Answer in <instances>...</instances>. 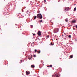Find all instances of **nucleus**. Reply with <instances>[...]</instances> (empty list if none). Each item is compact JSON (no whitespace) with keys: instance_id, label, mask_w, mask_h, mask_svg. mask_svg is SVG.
I'll list each match as a JSON object with an SVG mask.
<instances>
[{"instance_id":"1","label":"nucleus","mask_w":77,"mask_h":77,"mask_svg":"<svg viewBox=\"0 0 77 77\" xmlns=\"http://www.w3.org/2000/svg\"><path fill=\"white\" fill-rule=\"evenodd\" d=\"M37 18L39 19H42V16L40 14H39L37 15Z\"/></svg>"},{"instance_id":"2","label":"nucleus","mask_w":77,"mask_h":77,"mask_svg":"<svg viewBox=\"0 0 77 77\" xmlns=\"http://www.w3.org/2000/svg\"><path fill=\"white\" fill-rule=\"evenodd\" d=\"M54 33H57L59 32V29L57 28H55L54 29Z\"/></svg>"},{"instance_id":"3","label":"nucleus","mask_w":77,"mask_h":77,"mask_svg":"<svg viewBox=\"0 0 77 77\" xmlns=\"http://www.w3.org/2000/svg\"><path fill=\"white\" fill-rule=\"evenodd\" d=\"M69 10V8H65L64 9V11L65 12H66V11H68Z\"/></svg>"},{"instance_id":"4","label":"nucleus","mask_w":77,"mask_h":77,"mask_svg":"<svg viewBox=\"0 0 77 77\" xmlns=\"http://www.w3.org/2000/svg\"><path fill=\"white\" fill-rule=\"evenodd\" d=\"M38 36H41V32L40 31H38Z\"/></svg>"},{"instance_id":"5","label":"nucleus","mask_w":77,"mask_h":77,"mask_svg":"<svg viewBox=\"0 0 77 77\" xmlns=\"http://www.w3.org/2000/svg\"><path fill=\"white\" fill-rule=\"evenodd\" d=\"M76 22V20H72V23H75Z\"/></svg>"},{"instance_id":"6","label":"nucleus","mask_w":77,"mask_h":77,"mask_svg":"<svg viewBox=\"0 0 77 77\" xmlns=\"http://www.w3.org/2000/svg\"><path fill=\"white\" fill-rule=\"evenodd\" d=\"M55 76L56 77H59V74L57 73L55 75Z\"/></svg>"},{"instance_id":"7","label":"nucleus","mask_w":77,"mask_h":77,"mask_svg":"<svg viewBox=\"0 0 77 77\" xmlns=\"http://www.w3.org/2000/svg\"><path fill=\"white\" fill-rule=\"evenodd\" d=\"M31 68H35V66H34L33 65H31Z\"/></svg>"},{"instance_id":"8","label":"nucleus","mask_w":77,"mask_h":77,"mask_svg":"<svg viewBox=\"0 0 77 77\" xmlns=\"http://www.w3.org/2000/svg\"><path fill=\"white\" fill-rule=\"evenodd\" d=\"M26 75H28V74H30V72L27 71H26Z\"/></svg>"},{"instance_id":"9","label":"nucleus","mask_w":77,"mask_h":77,"mask_svg":"<svg viewBox=\"0 0 77 77\" xmlns=\"http://www.w3.org/2000/svg\"><path fill=\"white\" fill-rule=\"evenodd\" d=\"M70 58H72L73 57V55H71L70 56Z\"/></svg>"},{"instance_id":"10","label":"nucleus","mask_w":77,"mask_h":77,"mask_svg":"<svg viewBox=\"0 0 77 77\" xmlns=\"http://www.w3.org/2000/svg\"><path fill=\"white\" fill-rule=\"evenodd\" d=\"M50 45H54V44H52V42L51 43V44H50Z\"/></svg>"},{"instance_id":"11","label":"nucleus","mask_w":77,"mask_h":77,"mask_svg":"<svg viewBox=\"0 0 77 77\" xmlns=\"http://www.w3.org/2000/svg\"><path fill=\"white\" fill-rule=\"evenodd\" d=\"M36 16H35V17L34 18V20H35L36 18Z\"/></svg>"},{"instance_id":"12","label":"nucleus","mask_w":77,"mask_h":77,"mask_svg":"<svg viewBox=\"0 0 77 77\" xmlns=\"http://www.w3.org/2000/svg\"><path fill=\"white\" fill-rule=\"evenodd\" d=\"M76 11V7L74 8V11Z\"/></svg>"},{"instance_id":"13","label":"nucleus","mask_w":77,"mask_h":77,"mask_svg":"<svg viewBox=\"0 0 77 77\" xmlns=\"http://www.w3.org/2000/svg\"><path fill=\"white\" fill-rule=\"evenodd\" d=\"M37 52L39 54V53H41V51H37Z\"/></svg>"},{"instance_id":"14","label":"nucleus","mask_w":77,"mask_h":77,"mask_svg":"<svg viewBox=\"0 0 77 77\" xmlns=\"http://www.w3.org/2000/svg\"><path fill=\"white\" fill-rule=\"evenodd\" d=\"M65 21H66V22H68V20L67 19H66Z\"/></svg>"},{"instance_id":"15","label":"nucleus","mask_w":77,"mask_h":77,"mask_svg":"<svg viewBox=\"0 0 77 77\" xmlns=\"http://www.w3.org/2000/svg\"><path fill=\"white\" fill-rule=\"evenodd\" d=\"M39 22L40 23H41V22H42V20H40L39 21Z\"/></svg>"},{"instance_id":"16","label":"nucleus","mask_w":77,"mask_h":77,"mask_svg":"<svg viewBox=\"0 0 77 77\" xmlns=\"http://www.w3.org/2000/svg\"><path fill=\"white\" fill-rule=\"evenodd\" d=\"M52 66H52V65H51L50 66H49V67H50L51 68V67H52Z\"/></svg>"},{"instance_id":"17","label":"nucleus","mask_w":77,"mask_h":77,"mask_svg":"<svg viewBox=\"0 0 77 77\" xmlns=\"http://www.w3.org/2000/svg\"><path fill=\"white\" fill-rule=\"evenodd\" d=\"M37 51V50H36V49H35V53H36V52Z\"/></svg>"},{"instance_id":"18","label":"nucleus","mask_w":77,"mask_h":77,"mask_svg":"<svg viewBox=\"0 0 77 77\" xmlns=\"http://www.w3.org/2000/svg\"><path fill=\"white\" fill-rule=\"evenodd\" d=\"M19 31H20V30H21V28H19Z\"/></svg>"},{"instance_id":"19","label":"nucleus","mask_w":77,"mask_h":77,"mask_svg":"<svg viewBox=\"0 0 77 77\" xmlns=\"http://www.w3.org/2000/svg\"><path fill=\"white\" fill-rule=\"evenodd\" d=\"M71 35H69V38H71Z\"/></svg>"},{"instance_id":"20","label":"nucleus","mask_w":77,"mask_h":77,"mask_svg":"<svg viewBox=\"0 0 77 77\" xmlns=\"http://www.w3.org/2000/svg\"><path fill=\"white\" fill-rule=\"evenodd\" d=\"M32 35H33V36H35V34H33V33H32Z\"/></svg>"},{"instance_id":"21","label":"nucleus","mask_w":77,"mask_h":77,"mask_svg":"<svg viewBox=\"0 0 77 77\" xmlns=\"http://www.w3.org/2000/svg\"><path fill=\"white\" fill-rule=\"evenodd\" d=\"M36 55H34V57H36Z\"/></svg>"},{"instance_id":"22","label":"nucleus","mask_w":77,"mask_h":77,"mask_svg":"<svg viewBox=\"0 0 77 77\" xmlns=\"http://www.w3.org/2000/svg\"><path fill=\"white\" fill-rule=\"evenodd\" d=\"M44 2H45H45H46V0H44Z\"/></svg>"},{"instance_id":"23","label":"nucleus","mask_w":77,"mask_h":77,"mask_svg":"<svg viewBox=\"0 0 77 77\" xmlns=\"http://www.w3.org/2000/svg\"><path fill=\"white\" fill-rule=\"evenodd\" d=\"M75 27L76 28V29H77V25H75Z\"/></svg>"},{"instance_id":"24","label":"nucleus","mask_w":77,"mask_h":77,"mask_svg":"<svg viewBox=\"0 0 77 77\" xmlns=\"http://www.w3.org/2000/svg\"><path fill=\"white\" fill-rule=\"evenodd\" d=\"M47 37L48 38H49V35H48V36L47 35Z\"/></svg>"},{"instance_id":"25","label":"nucleus","mask_w":77,"mask_h":77,"mask_svg":"<svg viewBox=\"0 0 77 77\" xmlns=\"http://www.w3.org/2000/svg\"><path fill=\"white\" fill-rule=\"evenodd\" d=\"M53 23H52V24H51V25H53Z\"/></svg>"},{"instance_id":"26","label":"nucleus","mask_w":77,"mask_h":77,"mask_svg":"<svg viewBox=\"0 0 77 77\" xmlns=\"http://www.w3.org/2000/svg\"><path fill=\"white\" fill-rule=\"evenodd\" d=\"M54 75H52V76L53 77H54Z\"/></svg>"},{"instance_id":"27","label":"nucleus","mask_w":77,"mask_h":77,"mask_svg":"<svg viewBox=\"0 0 77 77\" xmlns=\"http://www.w3.org/2000/svg\"><path fill=\"white\" fill-rule=\"evenodd\" d=\"M48 67H50V66H47Z\"/></svg>"},{"instance_id":"28","label":"nucleus","mask_w":77,"mask_h":77,"mask_svg":"<svg viewBox=\"0 0 77 77\" xmlns=\"http://www.w3.org/2000/svg\"><path fill=\"white\" fill-rule=\"evenodd\" d=\"M31 27H33V25H32Z\"/></svg>"},{"instance_id":"29","label":"nucleus","mask_w":77,"mask_h":77,"mask_svg":"<svg viewBox=\"0 0 77 77\" xmlns=\"http://www.w3.org/2000/svg\"><path fill=\"white\" fill-rule=\"evenodd\" d=\"M21 62H22V60H21Z\"/></svg>"},{"instance_id":"30","label":"nucleus","mask_w":77,"mask_h":77,"mask_svg":"<svg viewBox=\"0 0 77 77\" xmlns=\"http://www.w3.org/2000/svg\"><path fill=\"white\" fill-rule=\"evenodd\" d=\"M32 44H33V43H32Z\"/></svg>"},{"instance_id":"31","label":"nucleus","mask_w":77,"mask_h":77,"mask_svg":"<svg viewBox=\"0 0 77 77\" xmlns=\"http://www.w3.org/2000/svg\"><path fill=\"white\" fill-rule=\"evenodd\" d=\"M65 39H66V38H65Z\"/></svg>"},{"instance_id":"32","label":"nucleus","mask_w":77,"mask_h":77,"mask_svg":"<svg viewBox=\"0 0 77 77\" xmlns=\"http://www.w3.org/2000/svg\"><path fill=\"white\" fill-rule=\"evenodd\" d=\"M65 35H66V34H65Z\"/></svg>"},{"instance_id":"33","label":"nucleus","mask_w":77,"mask_h":77,"mask_svg":"<svg viewBox=\"0 0 77 77\" xmlns=\"http://www.w3.org/2000/svg\"><path fill=\"white\" fill-rule=\"evenodd\" d=\"M50 21H51V20H50Z\"/></svg>"}]
</instances>
